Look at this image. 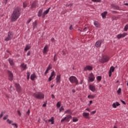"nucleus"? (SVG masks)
I'll return each mask as SVG.
<instances>
[{"label": "nucleus", "mask_w": 128, "mask_h": 128, "mask_svg": "<svg viewBox=\"0 0 128 128\" xmlns=\"http://www.w3.org/2000/svg\"><path fill=\"white\" fill-rule=\"evenodd\" d=\"M53 120H54V117H52L50 119L48 120V122H52Z\"/></svg>", "instance_id": "47"}, {"label": "nucleus", "mask_w": 128, "mask_h": 128, "mask_svg": "<svg viewBox=\"0 0 128 128\" xmlns=\"http://www.w3.org/2000/svg\"><path fill=\"white\" fill-rule=\"evenodd\" d=\"M51 42H54V38H51Z\"/></svg>", "instance_id": "60"}, {"label": "nucleus", "mask_w": 128, "mask_h": 128, "mask_svg": "<svg viewBox=\"0 0 128 128\" xmlns=\"http://www.w3.org/2000/svg\"><path fill=\"white\" fill-rule=\"evenodd\" d=\"M62 110H64V106H61L60 109V112H62Z\"/></svg>", "instance_id": "49"}, {"label": "nucleus", "mask_w": 128, "mask_h": 128, "mask_svg": "<svg viewBox=\"0 0 128 128\" xmlns=\"http://www.w3.org/2000/svg\"><path fill=\"white\" fill-rule=\"evenodd\" d=\"M30 48V46L28 45H26V47L24 48L25 52H26L27 50H28Z\"/></svg>", "instance_id": "29"}, {"label": "nucleus", "mask_w": 128, "mask_h": 128, "mask_svg": "<svg viewBox=\"0 0 128 128\" xmlns=\"http://www.w3.org/2000/svg\"><path fill=\"white\" fill-rule=\"evenodd\" d=\"M108 60H110V57H108V56H106L102 59L103 64H104V62H108Z\"/></svg>", "instance_id": "11"}, {"label": "nucleus", "mask_w": 128, "mask_h": 128, "mask_svg": "<svg viewBox=\"0 0 128 128\" xmlns=\"http://www.w3.org/2000/svg\"><path fill=\"white\" fill-rule=\"evenodd\" d=\"M109 76L110 77L112 76V72L111 71H109Z\"/></svg>", "instance_id": "61"}, {"label": "nucleus", "mask_w": 128, "mask_h": 128, "mask_svg": "<svg viewBox=\"0 0 128 128\" xmlns=\"http://www.w3.org/2000/svg\"><path fill=\"white\" fill-rule=\"evenodd\" d=\"M6 122L8 124H12L14 122V121L10 120V119H7Z\"/></svg>", "instance_id": "34"}, {"label": "nucleus", "mask_w": 128, "mask_h": 128, "mask_svg": "<svg viewBox=\"0 0 128 128\" xmlns=\"http://www.w3.org/2000/svg\"><path fill=\"white\" fill-rule=\"evenodd\" d=\"M94 78H94V74L90 73L88 76L89 82H92L94 80Z\"/></svg>", "instance_id": "7"}, {"label": "nucleus", "mask_w": 128, "mask_h": 128, "mask_svg": "<svg viewBox=\"0 0 128 128\" xmlns=\"http://www.w3.org/2000/svg\"><path fill=\"white\" fill-rule=\"evenodd\" d=\"M26 6H28V3L24 2H23V8H26Z\"/></svg>", "instance_id": "41"}, {"label": "nucleus", "mask_w": 128, "mask_h": 128, "mask_svg": "<svg viewBox=\"0 0 128 128\" xmlns=\"http://www.w3.org/2000/svg\"><path fill=\"white\" fill-rule=\"evenodd\" d=\"M121 38H124L128 36V34L126 32H124L122 34H120Z\"/></svg>", "instance_id": "30"}, {"label": "nucleus", "mask_w": 128, "mask_h": 128, "mask_svg": "<svg viewBox=\"0 0 128 128\" xmlns=\"http://www.w3.org/2000/svg\"><path fill=\"white\" fill-rule=\"evenodd\" d=\"M118 18L117 16H113L112 18V20H118Z\"/></svg>", "instance_id": "35"}, {"label": "nucleus", "mask_w": 128, "mask_h": 128, "mask_svg": "<svg viewBox=\"0 0 128 128\" xmlns=\"http://www.w3.org/2000/svg\"><path fill=\"white\" fill-rule=\"evenodd\" d=\"M36 78V74L33 73L30 76V80H34L35 78Z\"/></svg>", "instance_id": "20"}, {"label": "nucleus", "mask_w": 128, "mask_h": 128, "mask_svg": "<svg viewBox=\"0 0 128 128\" xmlns=\"http://www.w3.org/2000/svg\"><path fill=\"white\" fill-rule=\"evenodd\" d=\"M82 116L86 118H90V113L88 112H84L82 114Z\"/></svg>", "instance_id": "16"}, {"label": "nucleus", "mask_w": 128, "mask_h": 128, "mask_svg": "<svg viewBox=\"0 0 128 128\" xmlns=\"http://www.w3.org/2000/svg\"><path fill=\"white\" fill-rule=\"evenodd\" d=\"M26 114L28 116H30V110H28Z\"/></svg>", "instance_id": "53"}, {"label": "nucleus", "mask_w": 128, "mask_h": 128, "mask_svg": "<svg viewBox=\"0 0 128 128\" xmlns=\"http://www.w3.org/2000/svg\"><path fill=\"white\" fill-rule=\"evenodd\" d=\"M92 70V66L89 65L86 66V67H84V72H86V70H89V72H90Z\"/></svg>", "instance_id": "9"}, {"label": "nucleus", "mask_w": 128, "mask_h": 128, "mask_svg": "<svg viewBox=\"0 0 128 128\" xmlns=\"http://www.w3.org/2000/svg\"><path fill=\"white\" fill-rule=\"evenodd\" d=\"M56 54L54 56V62H56V60H58L56 58Z\"/></svg>", "instance_id": "55"}, {"label": "nucleus", "mask_w": 128, "mask_h": 128, "mask_svg": "<svg viewBox=\"0 0 128 128\" xmlns=\"http://www.w3.org/2000/svg\"><path fill=\"white\" fill-rule=\"evenodd\" d=\"M30 72H27V79L30 80Z\"/></svg>", "instance_id": "43"}, {"label": "nucleus", "mask_w": 128, "mask_h": 128, "mask_svg": "<svg viewBox=\"0 0 128 128\" xmlns=\"http://www.w3.org/2000/svg\"><path fill=\"white\" fill-rule=\"evenodd\" d=\"M109 72H114V66L110 67Z\"/></svg>", "instance_id": "36"}, {"label": "nucleus", "mask_w": 128, "mask_h": 128, "mask_svg": "<svg viewBox=\"0 0 128 128\" xmlns=\"http://www.w3.org/2000/svg\"><path fill=\"white\" fill-rule=\"evenodd\" d=\"M56 82L57 84H60V76L58 75L56 78Z\"/></svg>", "instance_id": "21"}, {"label": "nucleus", "mask_w": 128, "mask_h": 128, "mask_svg": "<svg viewBox=\"0 0 128 128\" xmlns=\"http://www.w3.org/2000/svg\"><path fill=\"white\" fill-rule=\"evenodd\" d=\"M8 80H10V82H12L14 80V74H12V72L8 70Z\"/></svg>", "instance_id": "5"}, {"label": "nucleus", "mask_w": 128, "mask_h": 128, "mask_svg": "<svg viewBox=\"0 0 128 128\" xmlns=\"http://www.w3.org/2000/svg\"><path fill=\"white\" fill-rule=\"evenodd\" d=\"M32 24H33L34 29L36 26V21H35Z\"/></svg>", "instance_id": "42"}, {"label": "nucleus", "mask_w": 128, "mask_h": 128, "mask_svg": "<svg viewBox=\"0 0 128 128\" xmlns=\"http://www.w3.org/2000/svg\"><path fill=\"white\" fill-rule=\"evenodd\" d=\"M12 38H14V33L9 32H8L7 37L4 39V40L6 42H8V40H10Z\"/></svg>", "instance_id": "4"}, {"label": "nucleus", "mask_w": 128, "mask_h": 128, "mask_svg": "<svg viewBox=\"0 0 128 128\" xmlns=\"http://www.w3.org/2000/svg\"><path fill=\"white\" fill-rule=\"evenodd\" d=\"M18 114L19 116H22V113H20V111L18 110L17 111Z\"/></svg>", "instance_id": "46"}, {"label": "nucleus", "mask_w": 128, "mask_h": 128, "mask_svg": "<svg viewBox=\"0 0 128 128\" xmlns=\"http://www.w3.org/2000/svg\"><path fill=\"white\" fill-rule=\"evenodd\" d=\"M36 6H37L36 1L33 2L31 5L32 10H34V8H36Z\"/></svg>", "instance_id": "14"}, {"label": "nucleus", "mask_w": 128, "mask_h": 128, "mask_svg": "<svg viewBox=\"0 0 128 128\" xmlns=\"http://www.w3.org/2000/svg\"><path fill=\"white\" fill-rule=\"evenodd\" d=\"M60 104H61L60 102H58L57 104H56V107L57 108H60Z\"/></svg>", "instance_id": "40"}, {"label": "nucleus", "mask_w": 128, "mask_h": 128, "mask_svg": "<svg viewBox=\"0 0 128 128\" xmlns=\"http://www.w3.org/2000/svg\"><path fill=\"white\" fill-rule=\"evenodd\" d=\"M106 14H108V12H104L102 13L101 16H102V18H106Z\"/></svg>", "instance_id": "22"}, {"label": "nucleus", "mask_w": 128, "mask_h": 128, "mask_svg": "<svg viewBox=\"0 0 128 128\" xmlns=\"http://www.w3.org/2000/svg\"><path fill=\"white\" fill-rule=\"evenodd\" d=\"M30 22H32V19L31 18H29L28 20L27 21L28 24H30Z\"/></svg>", "instance_id": "52"}, {"label": "nucleus", "mask_w": 128, "mask_h": 128, "mask_svg": "<svg viewBox=\"0 0 128 128\" xmlns=\"http://www.w3.org/2000/svg\"><path fill=\"white\" fill-rule=\"evenodd\" d=\"M96 112V110H94L91 112V114H94Z\"/></svg>", "instance_id": "56"}, {"label": "nucleus", "mask_w": 128, "mask_h": 128, "mask_svg": "<svg viewBox=\"0 0 128 128\" xmlns=\"http://www.w3.org/2000/svg\"><path fill=\"white\" fill-rule=\"evenodd\" d=\"M117 92H118V94H120V92H122V88H119L117 91Z\"/></svg>", "instance_id": "44"}, {"label": "nucleus", "mask_w": 128, "mask_h": 128, "mask_svg": "<svg viewBox=\"0 0 128 128\" xmlns=\"http://www.w3.org/2000/svg\"><path fill=\"white\" fill-rule=\"evenodd\" d=\"M66 6H72V4H66Z\"/></svg>", "instance_id": "62"}, {"label": "nucleus", "mask_w": 128, "mask_h": 128, "mask_svg": "<svg viewBox=\"0 0 128 128\" xmlns=\"http://www.w3.org/2000/svg\"><path fill=\"white\" fill-rule=\"evenodd\" d=\"M20 16V9L18 7H16L14 10L11 15V20L12 22H16Z\"/></svg>", "instance_id": "1"}, {"label": "nucleus", "mask_w": 128, "mask_h": 128, "mask_svg": "<svg viewBox=\"0 0 128 128\" xmlns=\"http://www.w3.org/2000/svg\"><path fill=\"white\" fill-rule=\"evenodd\" d=\"M33 96L35 98H38V100H42V98H44V94H42V92H38L34 93L33 94Z\"/></svg>", "instance_id": "2"}, {"label": "nucleus", "mask_w": 128, "mask_h": 128, "mask_svg": "<svg viewBox=\"0 0 128 128\" xmlns=\"http://www.w3.org/2000/svg\"><path fill=\"white\" fill-rule=\"evenodd\" d=\"M15 88H16V92L20 94V92H22V87H20V84L16 83L15 84Z\"/></svg>", "instance_id": "6"}, {"label": "nucleus", "mask_w": 128, "mask_h": 128, "mask_svg": "<svg viewBox=\"0 0 128 128\" xmlns=\"http://www.w3.org/2000/svg\"><path fill=\"white\" fill-rule=\"evenodd\" d=\"M89 88L90 90H92V92H96V87L92 85H90Z\"/></svg>", "instance_id": "17"}, {"label": "nucleus", "mask_w": 128, "mask_h": 128, "mask_svg": "<svg viewBox=\"0 0 128 128\" xmlns=\"http://www.w3.org/2000/svg\"><path fill=\"white\" fill-rule=\"evenodd\" d=\"M8 118V115H6L5 116H4V117L3 118V120H6V118Z\"/></svg>", "instance_id": "48"}, {"label": "nucleus", "mask_w": 128, "mask_h": 128, "mask_svg": "<svg viewBox=\"0 0 128 128\" xmlns=\"http://www.w3.org/2000/svg\"><path fill=\"white\" fill-rule=\"evenodd\" d=\"M48 52V46L46 45L44 48L42 52L44 54H46V52Z\"/></svg>", "instance_id": "15"}, {"label": "nucleus", "mask_w": 128, "mask_h": 128, "mask_svg": "<svg viewBox=\"0 0 128 128\" xmlns=\"http://www.w3.org/2000/svg\"><path fill=\"white\" fill-rule=\"evenodd\" d=\"M88 98H92V100L96 98V95H88Z\"/></svg>", "instance_id": "26"}, {"label": "nucleus", "mask_w": 128, "mask_h": 128, "mask_svg": "<svg viewBox=\"0 0 128 128\" xmlns=\"http://www.w3.org/2000/svg\"><path fill=\"white\" fill-rule=\"evenodd\" d=\"M50 7L48 9H47L44 12L42 15V18H46V14H48L50 12Z\"/></svg>", "instance_id": "10"}, {"label": "nucleus", "mask_w": 128, "mask_h": 128, "mask_svg": "<svg viewBox=\"0 0 128 128\" xmlns=\"http://www.w3.org/2000/svg\"><path fill=\"white\" fill-rule=\"evenodd\" d=\"M122 36L120 35V34H118V35H117V38H118V40H120V38H122Z\"/></svg>", "instance_id": "45"}, {"label": "nucleus", "mask_w": 128, "mask_h": 128, "mask_svg": "<svg viewBox=\"0 0 128 128\" xmlns=\"http://www.w3.org/2000/svg\"><path fill=\"white\" fill-rule=\"evenodd\" d=\"M52 64H50L48 66L46 70H52Z\"/></svg>", "instance_id": "28"}, {"label": "nucleus", "mask_w": 128, "mask_h": 128, "mask_svg": "<svg viewBox=\"0 0 128 128\" xmlns=\"http://www.w3.org/2000/svg\"><path fill=\"white\" fill-rule=\"evenodd\" d=\"M52 98H54V94L52 95Z\"/></svg>", "instance_id": "64"}, {"label": "nucleus", "mask_w": 128, "mask_h": 128, "mask_svg": "<svg viewBox=\"0 0 128 128\" xmlns=\"http://www.w3.org/2000/svg\"><path fill=\"white\" fill-rule=\"evenodd\" d=\"M48 70L47 69L46 70V72H44V74L45 76H46V74H48Z\"/></svg>", "instance_id": "57"}, {"label": "nucleus", "mask_w": 128, "mask_h": 128, "mask_svg": "<svg viewBox=\"0 0 128 128\" xmlns=\"http://www.w3.org/2000/svg\"><path fill=\"white\" fill-rule=\"evenodd\" d=\"M54 78L50 75V76L48 78V82H52V80H54Z\"/></svg>", "instance_id": "39"}, {"label": "nucleus", "mask_w": 128, "mask_h": 128, "mask_svg": "<svg viewBox=\"0 0 128 128\" xmlns=\"http://www.w3.org/2000/svg\"><path fill=\"white\" fill-rule=\"evenodd\" d=\"M69 80L71 84H78V78L74 76H70L69 78Z\"/></svg>", "instance_id": "3"}, {"label": "nucleus", "mask_w": 128, "mask_h": 128, "mask_svg": "<svg viewBox=\"0 0 128 128\" xmlns=\"http://www.w3.org/2000/svg\"><path fill=\"white\" fill-rule=\"evenodd\" d=\"M12 126H15V128H18V124H12Z\"/></svg>", "instance_id": "54"}, {"label": "nucleus", "mask_w": 128, "mask_h": 128, "mask_svg": "<svg viewBox=\"0 0 128 128\" xmlns=\"http://www.w3.org/2000/svg\"><path fill=\"white\" fill-rule=\"evenodd\" d=\"M72 122H78V119L76 117H73Z\"/></svg>", "instance_id": "27"}, {"label": "nucleus", "mask_w": 128, "mask_h": 128, "mask_svg": "<svg viewBox=\"0 0 128 128\" xmlns=\"http://www.w3.org/2000/svg\"><path fill=\"white\" fill-rule=\"evenodd\" d=\"M90 29L88 28V27H86L84 28L82 32H87V30H88Z\"/></svg>", "instance_id": "31"}, {"label": "nucleus", "mask_w": 128, "mask_h": 128, "mask_svg": "<svg viewBox=\"0 0 128 128\" xmlns=\"http://www.w3.org/2000/svg\"><path fill=\"white\" fill-rule=\"evenodd\" d=\"M64 114H72V111L71 110L68 109L64 111Z\"/></svg>", "instance_id": "24"}, {"label": "nucleus", "mask_w": 128, "mask_h": 128, "mask_svg": "<svg viewBox=\"0 0 128 128\" xmlns=\"http://www.w3.org/2000/svg\"><path fill=\"white\" fill-rule=\"evenodd\" d=\"M8 60L10 66H14V60H12V59L9 58Z\"/></svg>", "instance_id": "25"}, {"label": "nucleus", "mask_w": 128, "mask_h": 128, "mask_svg": "<svg viewBox=\"0 0 128 128\" xmlns=\"http://www.w3.org/2000/svg\"><path fill=\"white\" fill-rule=\"evenodd\" d=\"M121 102H122V104H126V102H124V101L123 100H120Z\"/></svg>", "instance_id": "58"}, {"label": "nucleus", "mask_w": 128, "mask_h": 128, "mask_svg": "<svg viewBox=\"0 0 128 128\" xmlns=\"http://www.w3.org/2000/svg\"><path fill=\"white\" fill-rule=\"evenodd\" d=\"M93 2H100V0H92Z\"/></svg>", "instance_id": "50"}, {"label": "nucleus", "mask_w": 128, "mask_h": 128, "mask_svg": "<svg viewBox=\"0 0 128 128\" xmlns=\"http://www.w3.org/2000/svg\"><path fill=\"white\" fill-rule=\"evenodd\" d=\"M70 118H72V116L66 115V116L61 120V122H64V120H66V122H70Z\"/></svg>", "instance_id": "8"}, {"label": "nucleus", "mask_w": 128, "mask_h": 128, "mask_svg": "<svg viewBox=\"0 0 128 128\" xmlns=\"http://www.w3.org/2000/svg\"><path fill=\"white\" fill-rule=\"evenodd\" d=\"M120 106V104L118 102H116L115 103H113L112 106L114 108H116V106Z\"/></svg>", "instance_id": "19"}, {"label": "nucleus", "mask_w": 128, "mask_h": 128, "mask_svg": "<svg viewBox=\"0 0 128 128\" xmlns=\"http://www.w3.org/2000/svg\"><path fill=\"white\" fill-rule=\"evenodd\" d=\"M26 66H27L26 64H24V63L20 65L22 70H26L27 68Z\"/></svg>", "instance_id": "13"}, {"label": "nucleus", "mask_w": 128, "mask_h": 128, "mask_svg": "<svg viewBox=\"0 0 128 128\" xmlns=\"http://www.w3.org/2000/svg\"><path fill=\"white\" fill-rule=\"evenodd\" d=\"M27 56H30V52H28L27 53Z\"/></svg>", "instance_id": "63"}, {"label": "nucleus", "mask_w": 128, "mask_h": 128, "mask_svg": "<svg viewBox=\"0 0 128 128\" xmlns=\"http://www.w3.org/2000/svg\"><path fill=\"white\" fill-rule=\"evenodd\" d=\"M102 40L97 41L95 44V46H96V48H100V46H102Z\"/></svg>", "instance_id": "12"}, {"label": "nucleus", "mask_w": 128, "mask_h": 128, "mask_svg": "<svg viewBox=\"0 0 128 128\" xmlns=\"http://www.w3.org/2000/svg\"><path fill=\"white\" fill-rule=\"evenodd\" d=\"M94 24L95 26H96V28H100V24L99 22L96 21L94 22Z\"/></svg>", "instance_id": "23"}, {"label": "nucleus", "mask_w": 128, "mask_h": 128, "mask_svg": "<svg viewBox=\"0 0 128 128\" xmlns=\"http://www.w3.org/2000/svg\"><path fill=\"white\" fill-rule=\"evenodd\" d=\"M42 10H44L43 8H41L38 10V16L39 18H40V16H42Z\"/></svg>", "instance_id": "18"}, {"label": "nucleus", "mask_w": 128, "mask_h": 128, "mask_svg": "<svg viewBox=\"0 0 128 128\" xmlns=\"http://www.w3.org/2000/svg\"><path fill=\"white\" fill-rule=\"evenodd\" d=\"M4 114H6V111H3L1 112V114L0 115V118H2V116H4Z\"/></svg>", "instance_id": "38"}, {"label": "nucleus", "mask_w": 128, "mask_h": 128, "mask_svg": "<svg viewBox=\"0 0 128 128\" xmlns=\"http://www.w3.org/2000/svg\"><path fill=\"white\" fill-rule=\"evenodd\" d=\"M96 80H98V82H100L102 80V76H98L96 77Z\"/></svg>", "instance_id": "37"}, {"label": "nucleus", "mask_w": 128, "mask_h": 128, "mask_svg": "<svg viewBox=\"0 0 128 128\" xmlns=\"http://www.w3.org/2000/svg\"><path fill=\"white\" fill-rule=\"evenodd\" d=\"M128 24H126L124 28V32H128Z\"/></svg>", "instance_id": "32"}, {"label": "nucleus", "mask_w": 128, "mask_h": 128, "mask_svg": "<svg viewBox=\"0 0 128 128\" xmlns=\"http://www.w3.org/2000/svg\"><path fill=\"white\" fill-rule=\"evenodd\" d=\"M52 76L54 77V78L56 77V72H54V71H52V72L51 73V75Z\"/></svg>", "instance_id": "33"}, {"label": "nucleus", "mask_w": 128, "mask_h": 128, "mask_svg": "<svg viewBox=\"0 0 128 128\" xmlns=\"http://www.w3.org/2000/svg\"><path fill=\"white\" fill-rule=\"evenodd\" d=\"M7 2H8V0H3V4H6Z\"/></svg>", "instance_id": "51"}, {"label": "nucleus", "mask_w": 128, "mask_h": 128, "mask_svg": "<svg viewBox=\"0 0 128 128\" xmlns=\"http://www.w3.org/2000/svg\"><path fill=\"white\" fill-rule=\"evenodd\" d=\"M69 28L70 30H74V28H72V25H70Z\"/></svg>", "instance_id": "59"}]
</instances>
